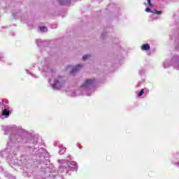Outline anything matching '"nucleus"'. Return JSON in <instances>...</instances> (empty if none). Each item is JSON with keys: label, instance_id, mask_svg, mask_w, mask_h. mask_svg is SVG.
I'll return each instance as SVG.
<instances>
[{"label": "nucleus", "instance_id": "1", "mask_svg": "<svg viewBox=\"0 0 179 179\" xmlns=\"http://www.w3.org/2000/svg\"><path fill=\"white\" fill-rule=\"evenodd\" d=\"M2 131H3L5 135H8L11 131V134L9 136V141L7 142V148L4 150L0 152V157H4L10 164H17V159H16V147L13 146L14 143H18L19 142L23 143L24 138H22L20 131V127H17L15 125L13 126H2Z\"/></svg>", "mask_w": 179, "mask_h": 179}, {"label": "nucleus", "instance_id": "2", "mask_svg": "<svg viewBox=\"0 0 179 179\" xmlns=\"http://www.w3.org/2000/svg\"><path fill=\"white\" fill-rule=\"evenodd\" d=\"M96 80L94 79H87L83 85L78 90L71 88L66 90V92L69 96L71 97H76V96H91L94 92L96 87Z\"/></svg>", "mask_w": 179, "mask_h": 179}, {"label": "nucleus", "instance_id": "3", "mask_svg": "<svg viewBox=\"0 0 179 179\" xmlns=\"http://www.w3.org/2000/svg\"><path fill=\"white\" fill-rule=\"evenodd\" d=\"M63 162L64 164L62 165L59 169V171H60V173H65V174H68L69 171H78V164H76V162L71 161L69 162L65 159Z\"/></svg>", "mask_w": 179, "mask_h": 179}, {"label": "nucleus", "instance_id": "4", "mask_svg": "<svg viewBox=\"0 0 179 179\" xmlns=\"http://www.w3.org/2000/svg\"><path fill=\"white\" fill-rule=\"evenodd\" d=\"M49 83L54 90H64L65 88V81L62 77L50 78L49 80Z\"/></svg>", "mask_w": 179, "mask_h": 179}, {"label": "nucleus", "instance_id": "5", "mask_svg": "<svg viewBox=\"0 0 179 179\" xmlns=\"http://www.w3.org/2000/svg\"><path fill=\"white\" fill-rule=\"evenodd\" d=\"M171 65L173 66L174 69H177V71H178L179 69V55H176V56H174L171 62L170 60H165L163 63V67L165 69L167 68H169Z\"/></svg>", "mask_w": 179, "mask_h": 179}, {"label": "nucleus", "instance_id": "6", "mask_svg": "<svg viewBox=\"0 0 179 179\" xmlns=\"http://www.w3.org/2000/svg\"><path fill=\"white\" fill-rule=\"evenodd\" d=\"M147 2L151 8L148 7L145 9V12L153 13L152 17H155V19H157V17H156V15H160V14H162V12L157 11V10H156L155 8H152L153 4H152V3H150V0H147Z\"/></svg>", "mask_w": 179, "mask_h": 179}, {"label": "nucleus", "instance_id": "7", "mask_svg": "<svg viewBox=\"0 0 179 179\" xmlns=\"http://www.w3.org/2000/svg\"><path fill=\"white\" fill-rule=\"evenodd\" d=\"M39 69H41L44 72L51 73L52 75L53 73L52 69L50 68V66L48 65V62H47V60H43L41 62L39 66Z\"/></svg>", "mask_w": 179, "mask_h": 179}, {"label": "nucleus", "instance_id": "8", "mask_svg": "<svg viewBox=\"0 0 179 179\" xmlns=\"http://www.w3.org/2000/svg\"><path fill=\"white\" fill-rule=\"evenodd\" d=\"M82 69V65L78 64L76 66H68L67 71L70 72V75H75L77 72H79Z\"/></svg>", "mask_w": 179, "mask_h": 179}, {"label": "nucleus", "instance_id": "9", "mask_svg": "<svg viewBox=\"0 0 179 179\" xmlns=\"http://www.w3.org/2000/svg\"><path fill=\"white\" fill-rule=\"evenodd\" d=\"M55 171V169L46 166L44 178L45 179V178H48L49 177H55V175H52L50 173H54Z\"/></svg>", "mask_w": 179, "mask_h": 179}, {"label": "nucleus", "instance_id": "10", "mask_svg": "<svg viewBox=\"0 0 179 179\" xmlns=\"http://www.w3.org/2000/svg\"><path fill=\"white\" fill-rule=\"evenodd\" d=\"M45 152V150L43 149V148H34V154L36 155V156H41L43 152Z\"/></svg>", "mask_w": 179, "mask_h": 179}, {"label": "nucleus", "instance_id": "11", "mask_svg": "<svg viewBox=\"0 0 179 179\" xmlns=\"http://www.w3.org/2000/svg\"><path fill=\"white\" fill-rule=\"evenodd\" d=\"M141 50L143 51H148L150 50V45H149V43L144 44L141 46Z\"/></svg>", "mask_w": 179, "mask_h": 179}, {"label": "nucleus", "instance_id": "12", "mask_svg": "<svg viewBox=\"0 0 179 179\" xmlns=\"http://www.w3.org/2000/svg\"><path fill=\"white\" fill-rule=\"evenodd\" d=\"M36 43L38 45V47H43V45H44V43H45V42L41 41V39H37L36 41Z\"/></svg>", "mask_w": 179, "mask_h": 179}, {"label": "nucleus", "instance_id": "13", "mask_svg": "<svg viewBox=\"0 0 179 179\" xmlns=\"http://www.w3.org/2000/svg\"><path fill=\"white\" fill-rule=\"evenodd\" d=\"M9 110L8 108H5L2 112V115L4 117H9Z\"/></svg>", "mask_w": 179, "mask_h": 179}, {"label": "nucleus", "instance_id": "14", "mask_svg": "<svg viewBox=\"0 0 179 179\" xmlns=\"http://www.w3.org/2000/svg\"><path fill=\"white\" fill-rule=\"evenodd\" d=\"M60 5H66V3H69V0H58Z\"/></svg>", "mask_w": 179, "mask_h": 179}, {"label": "nucleus", "instance_id": "15", "mask_svg": "<svg viewBox=\"0 0 179 179\" xmlns=\"http://www.w3.org/2000/svg\"><path fill=\"white\" fill-rule=\"evenodd\" d=\"M90 59V55H85L83 56V61H87V59Z\"/></svg>", "mask_w": 179, "mask_h": 179}, {"label": "nucleus", "instance_id": "16", "mask_svg": "<svg viewBox=\"0 0 179 179\" xmlns=\"http://www.w3.org/2000/svg\"><path fill=\"white\" fill-rule=\"evenodd\" d=\"M30 143H32V144H30ZM27 145L28 148H31V146H34L33 145V140H31L30 141L27 142Z\"/></svg>", "mask_w": 179, "mask_h": 179}, {"label": "nucleus", "instance_id": "17", "mask_svg": "<svg viewBox=\"0 0 179 179\" xmlns=\"http://www.w3.org/2000/svg\"><path fill=\"white\" fill-rule=\"evenodd\" d=\"M65 150H66V148H65L59 150V155H64V153H65Z\"/></svg>", "mask_w": 179, "mask_h": 179}, {"label": "nucleus", "instance_id": "18", "mask_svg": "<svg viewBox=\"0 0 179 179\" xmlns=\"http://www.w3.org/2000/svg\"><path fill=\"white\" fill-rule=\"evenodd\" d=\"M39 29L41 31H43V32L47 31V28L45 27H40Z\"/></svg>", "mask_w": 179, "mask_h": 179}, {"label": "nucleus", "instance_id": "19", "mask_svg": "<svg viewBox=\"0 0 179 179\" xmlns=\"http://www.w3.org/2000/svg\"><path fill=\"white\" fill-rule=\"evenodd\" d=\"M27 73H28L29 75H31V76H33L34 78H37V76H34V74H33L31 72H30L29 70H26Z\"/></svg>", "mask_w": 179, "mask_h": 179}, {"label": "nucleus", "instance_id": "20", "mask_svg": "<svg viewBox=\"0 0 179 179\" xmlns=\"http://www.w3.org/2000/svg\"><path fill=\"white\" fill-rule=\"evenodd\" d=\"M143 93H145L144 89L141 90V91L138 93V97H141V96H142Z\"/></svg>", "mask_w": 179, "mask_h": 179}, {"label": "nucleus", "instance_id": "21", "mask_svg": "<svg viewBox=\"0 0 179 179\" xmlns=\"http://www.w3.org/2000/svg\"><path fill=\"white\" fill-rule=\"evenodd\" d=\"M143 73H145V70H140L139 71V74L140 75H143Z\"/></svg>", "mask_w": 179, "mask_h": 179}, {"label": "nucleus", "instance_id": "22", "mask_svg": "<svg viewBox=\"0 0 179 179\" xmlns=\"http://www.w3.org/2000/svg\"><path fill=\"white\" fill-rule=\"evenodd\" d=\"M23 159H26V156H22V157H21V160H23Z\"/></svg>", "mask_w": 179, "mask_h": 179}, {"label": "nucleus", "instance_id": "23", "mask_svg": "<svg viewBox=\"0 0 179 179\" xmlns=\"http://www.w3.org/2000/svg\"><path fill=\"white\" fill-rule=\"evenodd\" d=\"M2 58H3V56H2V55L0 53V59H2Z\"/></svg>", "mask_w": 179, "mask_h": 179}, {"label": "nucleus", "instance_id": "24", "mask_svg": "<svg viewBox=\"0 0 179 179\" xmlns=\"http://www.w3.org/2000/svg\"><path fill=\"white\" fill-rule=\"evenodd\" d=\"M176 49L179 51V44H178V47L176 48Z\"/></svg>", "mask_w": 179, "mask_h": 179}, {"label": "nucleus", "instance_id": "25", "mask_svg": "<svg viewBox=\"0 0 179 179\" xmlns=\"http://www.w3.org/2000/svg\"><path fill=\"white\" fill-rule=\"evenodd\" d=\"M46 163H50V161H48V160H46Z\"/></svg>", "mask_w": 179, "mask_h": 179}, {"label": "nucleus", "instance_id": "26", "mask_svg": "<svg viewBox=\"0 0 179 179\" xmlns=\"http://www.w3.org/2000/svg\"><path fill=\"white\" fill-rule=\"evenodd\" d=\"M177 166H178V167H179V162H177Z\"/></svg>", "mask_w": 179, "mask_h": 179}]
</instances>
